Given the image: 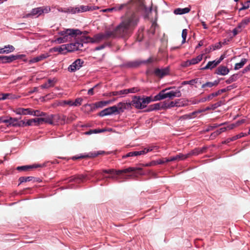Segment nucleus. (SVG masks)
Here are the masks:
<instances>
[{
	"label": "nucleus",
	"instance_id": "nucleus-1",
	"mask_svg": "<svg viewBox=\"0 0 250 250\" xmlns=\"http://www.w3.org/2000/svg\"><path fill=\"white\" fill-rule=\"evenodd\" d=\"M138 21L139 18L136 14L127 15L116 28L111 31L113 33L112 38H125L128 36L137 25Z\"/></svg>",
	"mask_w": 250,
	"mask_h": 250
},
{
	"label": "nucleus",
	"instance_id": "nucleus-2",
	"mask_svg": "<svg viewBox=\"0 0 250 250\" xmlns=\"http://www.w3.org/2000/svg\"><path fill=\"white\" fill-rule=\"evenodd\" d=\"M61 36L55 40L58 43H62L70 42L73 39H76L78 35H81L83 33L78 29H65L58 33Z\"/></svg>",
	"mask_w": 250,
	"mask_h": 250
},
{
	"label": "nucleus",
	"instance_id": "nucleus-3",
	"mask_svg": "<svg viewBox=\"0 0 250 250\" xmlns=\"http://www.w3.org/2000/svg\"><path fill=\"white\" fill-rule=\"evenodd\" d=\"M172 88V87H167L161 90L157 95L155 96L154 100L160 101L167 98L172 99L174 97H180L182 96V93L179 90H176L175 91L171 90L167 92Z\"/></svg>",
	"mask_w": 250,
	"mask_h": 250
},
{
	"label": "nucleus",
	"instance_id": "nucleus-4",
	"mask_svg": "<svg viewBox=\"0 0 250 250\" xmlns=\"http://www.w3.org/2000/svg\"><path fill=\"white\" fill-rule=\"evenodd\" d=\"M152 100L150 97L141 98L140 96H134L130 102L131 106H134L137 109H142L146 106Z\"/></svg>",
	"mask_w": 250,
	"mask_h": 250
},
{
	"label": "nucleus",
	"instance_id": "nucleus-5",
	"mask_svg": "<svg viewBox=\"0 0 250 250\" xmlns=\"http://www.w3.org/2000/svg\"><path fill=\"white\" fill-rule=\"evenodd\" d=\"M113 33L111 31H107L104 33L97 34L91 38L87 37L84 38V42L91 43H99L103 41L106 40L110 37H112Z\"/></svg>",
	"mask_w": 250,
	"mask_h": 250
},
{
	"label": "nucleus",
	"instance_id": "nucleus-6",
	"mask_svg": "<svg viewBox=\"0 0 250 250\" xmlns=\"http://www.w3.org/2000/svg\"><path fill=\"white\" fill-rule=\"evenodd\" d=\"M142 170L141 168H138L135 167H129L128 168L123 169L122 170H115L113 169H104L103 170V172L108 174L115 173L116 175H120L122 173H126L127 172H136L137 170L140 171Z\"/></svg>",
	"mask_w": 250,
	"mask_h": 250
},
{
	"label": "nucleus",
	"instance_id": "nucleus-7",
	"mask_svg": "<svg viewBox=\"0 0 250 250\" xmlns=\"http://www.w3.org/2000/svg\"><path fill=\"white\" fill-rule=\"evenodd\" d=\"M50 11L49 7H40L33 9L30 13L26 15V17L30 16H36L37 17L43 13H48Z\"/></svg>",
	"mask_w": 250,
	"mask_h": 250
},
{
	"label": "nucleus",
	"instance_id": "nucleus-8",
	"mask_svg": "<svg viewBox=\"0 0 250 250\" xmlns=\"http://www.w3.org/2000/svg\"><path fill=\"white\" fill-rule=\"evenodd\" d=\"M97 174L96 172L94 173H90L88 174H81L77 175L70 177L68 179V182H76L77 183H80L83 182V180L85 178L89 179V177H93Z\"/></svg>",
	"mask_w": 250,
	"mask_h": 250
},
{
	"label": "nucleus",
	"instance_id": "nucleus-9",
	"mask_svg": "<svg viewBox=\"0 0 250 250\" xmlns=\"http://www.w3.org/2000/svg\"><path fill=\"white\" fill-rule=\"evenodd\" d=\"M105 154V152L103 150H99L90 152L88 154H80L74 156L72 157V159L76 160L79 159L87 158H94L100 155H103Z\"/></svg>",
	"mask_w": 250,
	"mask_h": 250
},
{
	"label": "nucleus",
	"instance_id": "nucleus-10",
	"mask_svg": "<svg viewBox=\"0 0 250 250\" xmlns=\"http://www.w3.org/2000/svg\"><path fill=\"white\" fill-rule=\"evenodd\" d=\"M99 9V7L96 6H89V5H81L79 7H72L71 10V14H76V13L84 12L86 11H93Z\"/></svg>",
	"mask_w": 250,
	"mask_h": 250
},
{
	"label": "nucleus",
	"instance_id": "nucleus-11",
	"mask_svg": "<svg viewBox=\"0 0 250 250\" xmlns=\"http://www.w3.org/2000/svg\"><path fill=\"white\" fill-rule=\"evenodd\" d=\"M7 120L8 121L6 123L7 126L21 127L24 124L23 121H19L18 119L16 118L7 117Z\"/></svg>",
	"mask_w": 250,
	"mask_h": 250
},
{
	"label": "nucleus",
	"instance_id": "nucleus-12",
	"mask_svg": "<svg viewBox=\"0 0 250 250\" xmlns=\"http://www.w3.org/2000/svg\"><path fill=\"white\" fill-rule=\"evenodd\" d=\"M83 62H84L82 60L80 59H77L68 66V71L70 72H75L82 67Z\"/></svg>",
	"mask_w": 250,
	"mask_h": 250
},
{
	"label": "nucleus",
	"instance_id": "nucleus-13",
	"mask_svg": "<svg viewBox=\"0 0 250 250\" xmlns=\"http://www.w3.org/2000/svg\"><path fill=\"white\" fill-rule=\"evenodd\" d=\"M118 113L123 112L126 109H131L130 102H120L116 105Z\"/></svg>",
	"mask_w": 250,
	"mask_h": 250
},
{
	"label": "nucleus",
	"instance_id": "nucleus-14",
	"mask_svg": "<svg viewBox=\"0 0 250 250\" xmlns=\"http://www.w3.org/2000/svg\"><path fill=\"white\" fill-rule=\"evenodd\" d=\"M169 73V68L167 67L163 68H156L154 70V74L158 77L163 78V77L168 75Z\"/></svg>",
	"mask_w": 250,
	"mask_h": 250
},
{
	"label": "nucleus",
	"instance_id": "nucleus-15",
	"mask_svg": "<svg viewBox=\"0 0 250 250\" xmlns=\"http://www.w3.org/2000/svg\"><path fill=\"white\" fill-rule=\"evenodd\" d=\"M21 58V55L1 56H0V61L4 63H10L13 61Z\"/></svg>",
	"mask_w": 250,
	"mask_h": 250
},
{
	"label": "nucleus",
	"instance_id": "nucleus-16",
	"mask_svg": "<svg viewBox=\"0 0 250 250\" xmlns=\"http://www.w3.org/2000/svg\"><path fill=\"white\" fill-rule=\"evenodd\" d=\"M229 72V69L225 66L220 65L217 68L215 73L217 75L225 76Z\"/></svg>",
	"mask_w": 250,
	"mask_h": 250
},
{
	"label": "nucleus",
	"instance_id": "nucleus-17",
	"mask_svg": "<svg viewBox=\"0 0 250 250\" xmlns=\"http://www.w3.org/2000/svg\"><path fill=\"white\" fill-rule=\"evenodd\" d=\"M152 62V60L151 58H149L147 59L146 60L142 62H128L126 64V66L130 67V68H134V67H138L141 63H146L151 62Z\"/></svg>",
	"mask_w": 250,
	"mask_h": 250
},
{
	"label": "nucleus",
	"instance_id": "nucleus-18",
	"mask_svg": "<svg viewBox=\"0 0 250 250\" xmlns=\"http://www.w3.org/2000/svg\"><path fill=\"white\" fill-rule=\"evenodd\" d=\"M42 167V166L41 165H29V166H19L16 169L18 171H29L30 169L32 168H36L38 167Z\"/></svg>",
	"mask_w": 250,
	"mask_h": 250
},
{
	"label": "nucleus",
	"instance_id": "nucleus-19",
	"mask_svg": "<svg viewBox=\"0 0 250 250\" xmlns=\"http://www.w3.org/2000/svg\"><path fill=\"white\" fill-rule=\"evenodd\" d=\"M14 112L16 114L18 115H30L32 113V109L30 108H17Z\"/></svg>",
	"mask_w": 250,
	"mask_h": 250
},
{
	"label": "nucleus",
	"instance_id": "nucleus-20",
	"mask_svg": "<svg viewBox=\"0 0 250 250\" xmlns=\"http://www.w3.org/2000/svg\"><path fill=\"white\" fill-rule=\"evenodd\" d=\"M132 3V1H131L128 3L116 5L114 7L111 8V9H113L112 12L113 11H119L124 8H126V9H128L130 8V5Z\"/></svg>",
	"mask_w": 250,
	"mask_h": 250
},
{
	"label": "nucleus",
	"instance_id": "nucleus-21",
	"mask_svg": "<svg viewBox=\"0 0 250 250\" xmlns=\"http://www.w3.org/2000/svg\"><path fill=\"white\" fill-rule=\"evenodd\" d=\"M203 54H201L197 56L196 58H192L190 60L187 61V65L195 64L201 61L203 59Z\"/></svg>",
	"mask_w": 250,
	"mask_h": 250
},
{
	"label": "nucleus",
	"instance_id": "nucleus-22",
	"mask_svg": "<svg viewBox=\"0 0 250 250\" xmlns=\"http://www.w3.org/2000/svg\"><path fill=\"white\" fill-rule=\"evenodd\" d=\"M49 57L47 53L41 54L36 57L33 58V59L29 60V63H33L39 62L43 59H45Z\"/></svg>",
	"mask_w": 250,
	"mask_h": 250
},
{
	"label": "nucleus",
	"instance_id": "nucleus-23",
	"mask_svg": "<svg viewBox=\"0 0 250 250\" xmlns=\"http://www.w3.org/2000/svg\"><path fill=\"white\" fill-rule=\"evenodd\" d=\"M190 10L189 7H186L184 8H178L174 10V13L175 15H182L188 13Z\"/></svg>",
	"mask_w": 250,
	"mask_h": 250
},
{
	"label": "nucleus",
	"instance_id": "nucleus-24",
	"mask_svg": "<svg viewBox=\"0 0 250 250\" xmlns=\"http://www.w3.org/2000/svg\"><path fill=\"white\" fill-rule=\"evenodd\" d=\"M15 49L13 46L11 45H8L5 46L3 48L0 47V54L3 53H9L13 52Z\"/></svg>",
	"mask_w": 250,
	"mask_h": 250
},
{
	"label": "nucleus",
	"instance_id": "nucleus-25",
	"mask_svg": "<svg viewBox=\"0 0 250 250\" xmlns=\"http://www.w3.org/2000/svg\"><path fill=\"white\" fill-rule=\"evenodd\" d=\"M144 152L143 151H142V150L140 151H132L127 153L126 155H124L123 156V158H126L127 157H134V156H137L141 155H144Z\"/></svg>",
	"mask_w": 250,
	"mask_h": 250
},
{
	"label": "nucleus",
	"instance_id": "nucleus-26",
	"mask_svg": "<svg viewBox=\"0 0 250 250\" xmlns=\"http://www.w3.org/2000/svg\"><path fill=\"white\" fill-rule=\"evenodd\" d=\"M67 45L68 52L79 50V45H78L77 42L70 44H67Z\"/></svg>",
	"mask_w": 250,
	"mask_h": 250
},
{
	"label": "nucleus",
	"instance_id": "nucleus-27",
	"mask_svg": "<svg viewBox=\"0 0 250 250\" xmlns=\"http://www.w3.org/2000/svg\"><path fill=\"white\" fill-rule=\"evenodd\" d=\"M218 64H219L218 63L216 60L213 61H209L208 62L207 64L204 67L202 68V69H212L213 68L215 67Z\"/></svg>",
	"mask_w": 250,
	"mask_h": 250
},
{
	"label": "nucleus",
	"instance_id": "nucleus-28",
	"mask_svg": "<svg viewBox=\"0 0 250 250\" xmlns=\"http://www.w3.org/2000/svg\"><path fill=\"white\" fill-rule=\"evenodd\" d=\"M248 62V59L246 58H243L241 59L240 62H238L235 63L234 66V70H238L241 68H242L244 65L247 63Z\"/></svg>",
	"mask_w": 250,
	"mask_h": 250
},
{
	"label": "nucleus",
	"instance_id": "nucleus-29",
	"mask_svg": "<svg viewBox=\"0 0 250 250\" xmlns=\"http://www.w3.org/2000/svg\"><path fill=\"white\" fill-rule=\"evenodd\" d=\"M114 100H108L106 101H100L95 104V105L97 108H102L107 104H111Z\"/></svg>",
	"mask_w": 250,
	"mask_h": 250
},
{
	"label": "nucleus",
	"instance_id": "nucleus-30",
	"mask_svg": "<svg viewBox=\"0 0 250 250\" xmlns=\"http://www.w3.org/2000/svg\"><path fill=\"white\" fill-rule=\"evenodd\" d=\"M52 125H56L61 124L62 122L61 121V117L60 114H51Z\"/></svg>",
	"mask_w": 250,
	"mask_h": 250
},
{
	"label": "nucleus",
	"instance_id": "nucleus-31",
	"mask_svg": "<svg viewBox=\"0 0 250 250\" xmlns=\"http://www.w3.org/2000/svg\"><path fill=\"white\" fill-rule=\"evenodd\" d=\"M105 109L107 115H110L113 114H118L116 105H114Z\"/></svg>",
	"mask_w": 250,
	"mask_h": 250
},
{
	"label": "nucleus",
	"instance_id": "nucleus-32",
	"mask_svg": "<svg viewBox=\"0 0 250 250\" xmlns=\"http://www.w3.org/2000/svg\"><path fill=\"white\" fill-rule=\"evenodd\" d=\"M54 51L55 52H58L61 53H64V51H67V45L66 44H62L61 46L57 47L54 48Z\"/></svg>",
	"mask_w": 250,
	"mask_h": 250
},
{
	"label": "nucleus",
	"instance_id": "nucleus-33",
	"mask_svg": "<svg viewBox=\"0 0 250 250\" xmlns=\"http://www.w3.org/2000/svg\"><path fill=\"white\" fill-rule=\"evenodd\" d=\"M55 81L54 80L49 79L48 81L42 84L41 87L42 88H48L51 87H53L54 85Z\"/></svg>",
	"mask_w": 250,
	"mask_h": 250
},
{
	"label": "nucleus",
	"instance_id": "nucleus-34",
	"mask_svg": "<svg viewBox=\"0 0 250 250\" xmlns=\"http://www.w3.org/2000/svg\"><path fill=\"white\" fill-rule=\"evenodd\" d=\"M43 117L42 118V121L45 123L52 125L53 122L52 120V117L51 115H48L46 113L45 116H42Z\"/></svg>",
	"mask_w": 250,
	"mask_h": 250
},
{
	"label": "nucleus",
	"instance_id": "nucleus-35",
	"mask_svg": "<svg viewBox=\"0 0 250 250\" xmlns=\"http://www.w3.org/2000/svg\"><path fill=\"white\" fill-rule=\"evenodd\" d=\"M87 32L85 31L83 33V35L81 37V41H77L78 45H79V50H82V48L83 47V42L86 43V42H84V38L86 37L84 36V35L87 34Z\"/></svg>",
	"mask_w": 250,
	"mask_h": 250
},
{
	"label": "nucleus",
	"instance_id": "nucleus-36",
	"mask_svg": "<svg viewBox=\"0 0 250 250\" xmlns=\"http://www.w3.org/2000/svg\"><path fill=\"white\" fill-rule=\"evenodd\" d=\"M238 79V75L237 74H234L231 76H230L228 79L226 81V83L227 84H230L231 83L236 81Z\"/></svg>",
	"mask_w": 250,
	"mask_h": 250
},
{
	"label": "nucleus",
	"instance_id": "nucleus-37",
	"mask_svg": "<svg viewBox=\"0 0 250 250\" xmlns=\"http://www.w3.org/2000/svg\"><path fill=\"white\" fill-rule=\"evenodd\" d=\"M31 115H33L35 116H45L46 115V113L42 112L39 110H33L32 109Z\"/></svg>",
	"mask_w": 250,
	"mask_h": 250
},
{
	"label": "nucleus",
	"instance_id": "nucleus-38",
	"mask_svg": "<svg viewBox=\"0 0 250 250\" xmlns=\"http://www.w3.org/2000/svg\"><path fill=\"white\" fill-rule=\"evenodd\" d=\"M126 95L125 89H123L120 91H113L109 93V96H118V95Z\"/></svg>",
	"mask_w": 250,
	"mask_h": 250
},
{
	"label": "nucleus",
	"instance_id": "nucleus-39",
	"mask_svg": "<svg viewBox=\"0 0 250 250\" xmlns=\"http://www.w3.org/2000/svg\"><path fill=\"white\" fill-rule=\"evenodd\" d=\"M140 88L138 87H134L128 89H125L126 94L129 93H135L140 91Z\"/></svg>",
	"mask_w": 250,
	"mask_h": 250
},
{
	"label": "nucleus",
	"instance_id": "nucleus-40",
	"mask_svg": "<svg viewBox=\"0 0 250 250\" xmlns=\"http://www.w3.org/2000/svg\"><path fill=\"white\" fill-rule=\"evenodd\" d=\"M12 95L9 93H0V100L12 99Z\"/></svg>",
	"mask_w": 250,
	"mask_h": 250
},
{
	"label": "nucleus",
	"instance_id": "nucleus-41",
	"mask_svg": "<svg viewBox=\"0 0 250 250\" xmlns=\"http://www.w3.org/2000/svg\"><path fill=\"white\" fill-rule=\"evenodd\" d=\"M198 79H192L190 81H185L182 82V85H185L186 84H190V85H193L194 83H197Z\"/></svg>",
	"mask_w": 250,
	"mask_h": 250
},
{
	"label": "nucleus",
	"instance_id": "nucleus-42",
	"mask_svg": "<svg viewBox=\"0 0 250 250\" xmlns=\"http://www.w3.org/2000/svg\"><path fill=\"white\" fill-rule=\"evenodd\" d=\"M33 179H34V177L32 176H28V177H21L19 178V181L20 183H23L26 182H29L32 181Z\"/></svg>",
	"mask_w": 250,
	"mask_h": 250
},
{
	"label": "nucleus",
	"instance_id": "nucleus-43",
	"mask_svg": "<svg viewBox=\"0 0 250 250\" xmlns=\"http://www.w3.org/2000/svg\"><path fill=\"white\" fill-rule=\"evenodd\" d=\"M158 148V147L157 146H150L147 148H145L142 150V151H143L144 152V154H145L149 151H151L155 149H157Z\"/></svg>",
	"mask_w": 250,
	"mask_h": 250
},
{
	"label": "nucleus",
	"instance_id": "nucleus-44",
	"mask_svg": "<svg viewBox=\"0 0 250 250\" xmlns=\"http://www.w3.org/2000/svg\"><path fill=\"white\" fill-rule=\"evenodd\" d=\"M35 120L34 119H29L27 120V122L24 121V124L22 125H21V127H24L25 126H31L33 125V124H35Z\"/></svg>",
	"mask_w": 250,
	"mask_h": 250
},
{
	"label": "nucleus",
	"instance_id": "nucleus-45",
	"mask_svg": "<svg viewBox=\"0 0 250 250\" xmlns=\"http://www.w3.org/2000/svg\"><path fill=\"white\" fill-rule=\"evenodd\" d=\"M188 34V30L187 29H184L182 30V43L183 44L186 42V40L187 38Z\"/></svg>",
	"mask_w": 250,
	"mask_h": 250
},
{
	"label": "nucleus",
	"instance_id": "nucleus-46",
	"mask_svg": "<svg viewBox=\"0 0 250 250\" xmlns=\"http://www.w3.org/2000/svg\"><path fill=\"white\" fill-rule=\"evenodd\" d=\"M104 129H93L90 130L88 131L85 132V134L86 135H90L92 133H98L104 132Z\"/></svg>",
	"mask_w": 250,
	"mask_h": 250
},
{
	"label": "nucleus",
	"instance_id": "nucleus-47",
	"mask_svg": "<svg viewBox=\"0 0 250 250\" xmlns=\"http://www.w3.org/2000/svg\"><path fill=\"white\" fill-rule=\"evenodd\" d=\"M213 87V84L212 83V82H207L204 84H203L201 86V88L205 89V90H207L206 89L207 87L211 88Z\"/></svg>",
	"mask_w": 250,
	"mask_h": 250
},
{
	"label": "nucleus",
	"instance_id": "nucleus-48",
	"mask_svg": "<svg viewBox=\"0 0 250 250\" xmlns=\"http://www.w3.org/2000/svg\"><path fill=\"white\" fill-rule=\"evenodd\" d=\"M190 157V154L188 153L186 154L180 153L178 154L179 160H184Z\"/></svg>",
	"mask_w": 250,
	"mask_h": 250
},
{
	"label": "nucleus",
	"instance_id": "nucleus-49",
	"mask_svg": "<svg viewBox=\"0 0 250 250\" xmlns=\"http://www.w3.org/2000/svg\"><path fill=\"white\" fill-rule=\"evenodd\" d=\"M190 154V156L191 155H198L201 154L199 148H196L188 153Z\"/></svg>",
	"mask_w": 250,
	"mask_h": 250
},
{
	"label": "nucleus",
	"instance_id": "nucleus-50",
	"mask_svg": "<svg viewBox=\"0 0 250 250\" xmlns=\"http://www.w3.org/2000/svg\"><path fill=\"white\" fill-rule=\"evenodd\" d=\"M222 104H223V103L222 101H219L214 104H211V108L212 110L215 109L217 107L220 106Z\"/></svg>",
	"mask_w": 250,
	"mask_h": 250
},
{
	"label": "nucleus",
	"instance_id": "nucleus-51",
	"mask_svg": "<svg viewBox=\"0 0 250 250\" xmlns=\"http://www.w3.org/2000/svg\"><path fill=\"white\" fill-rule=\"evenodd\" d=\"M72 7H69L67 8H59L58 9V11L63 13H71V9Z\"/></svg>",
	"mask_w": 250,
	"mask_h": 250
},
{
	"label": "nucleus",
	"instance_id": "nucleus-52",
	"mask_svg": "<svg viewBox=\"0 0 250 250\" xmlns=\"http://www.w3.org/2000/svg\"><path fill=\"white\" fill-rule=\"evenodd\" d=\"M165 160H166V158H164L161 159H158L154 161V164H156V165L164 164L165 163H167L166 161H165Z\"/></svg>",
	"mask_w": 250,
	"mask_h": 250
},
{
	"label": "nucleus",
	"instance_id": "nucleus-53",
	"mask_svg": "<svg viewBox=\"0 0 250 250\" xmlns=\"http://www.w3.org/2000/svg\"><path fill=\"white\" fill-rule=\"evenodd\" d=\"M241 4L242 6L239 9V11L247 9L250 7V6L248 3H247V1H246L244 3H241Z\"/></svg>",
	"mask_w": 250,
	"mask_h": 250
},
{
	"label": "nucleus",
	"instance_id": "nucleus-54",
	"mask_svg": "<svg viewBox=\"0 0 250 250\" xmlns=\"http://www.w3.org/2000/svg\"><path fill=\"white\" fill-rule=\"evenodd\" d=\"M83 101V99L81 98H77L75 102H73V106H79L82 104V102Z\"/></svg>",
	"mask_w": 250,
	"mask_h": 250
},
{
	"label": "nucleus",
	"instance_id": "nucleus-55",
	"mask_svg": "<svg viewBox=\"0 0 250 250\" xmlns=\"http://www.w3.org/2000/svg\"><path fill=\"white\" fill-rule=\"evenodd\" d=\"M244 136V134L243 133H241L239 134L236 135L232 137L231 138H229V141H235L238 139L241 138L242 137Z\"/></svg>",
	"mask_w": 250,
	"mask_h": 250
},
{
	"label": "nucleus",
	"instance_id": "nucleus-56",
	"mask_svg": "<svg viewBox=\"0 0 250 250\" xmlns=\"http://www.w3.org/2000/svg\"><path fill=\"white\" fill-rule=\"evenodd\" d=\"M250 22V18H245L241 22H240L243 26L245 28L246 26Z\"/></svg>",
	"mask_w": 250,
	"mask_h": 250
},
{
	"label": "nucleus",
	"instance_id": "nucleus-57",
	"mask_svg": "<svg viewBox=\"0 0 250 250\" xmlns=\"http://www.w3.org/2000/svg\"><path fill=\"white\" fill-rule=\"evenodd\" d=\"M108 45V43H104V44H102L101 45H99L98 46H97L96 47H95L94 49V51H98V50H102L106 46Z\"/></svg>",
	"mask_w": 250,
	"mask_h": 250
},
{
	"label": "nucleus",
	"instance_id": "nucleus-58",
	"mask_svg": "<svg viewBox=\"0 0 250 250\" xmlns=\"http://www.w3.org/2000/svg\"><path fill=\"white\" fill-rule=\"evenodd\" d=\"M224 124H225V123H223V124H213L212 125H210V126H208V127L207 130L209 131V130H213L214 128L217 127L218 126H220Z\"/></svg>",
	"mask_w": 250,
	"mask_h": 250
},
{
	"label": "nucleus",
	"instance_id": "nucleus-59",
	"mask_svg": "<svg viewBox=\"0 0 250 250\" xmlns=\"http://www.w3.org/2000/svg\"><path fill=\"white\" fill-rule=\"evenodd\" d=\"M178 102L171 101L169 103H168L167 106V107L170 108V107H173L174 106H178Z\"/></svg>",
	"mask_w": 250,
	"mask_h": 250
},
{
	"label": "nucleus",
	"instance_id": "nucleus-60",
	"mask_svg": "<svg viewBox=\"0 0 250 250\" xmlns=\"http://www.w3.org/2000/svg\"><path fill=\"white\" fill-rule=\"evenodd\" d=\"M211 46L212 47V50L213 51L217 49H220L222 45L220 42H218L214 45H211Z\"/></svg>",
	"mask_w": 250,
	"mask_h": 250
},
{
	"label": "nucleus",
	"instance_id": "nucleus-61",
	"mask_svg": "<svg viewBox=\"0 0 250 250\" xmlns=\"http://www.w3.org/2000/svg\"><path fill=\"white\" fill-rule=\"evenodd\" d=\"M35 125H39L40 124H42L43 122L42 121V118H35Z\"/></svg>",
	"mask_w": 250,
	"mask_h": 250
},
{
	"label": "nucleus",
	"instance_id": "nucleus-62",
	"mask_svg": "<svg viewBox=\"0 0 250 250\" xmlns=\"http://www.w3.org/2000/svg\"><path fill=\"white\" fill-rule=\"evenodd\" d=\"M219 95L217 92V91L215 92H214V93H212L209 95H208V99H209V100H210L211 99H212L213 97H216L217 96Z\"/></svg>",
	"mask_w": 250,
	"mask_h": 250
},
{
	"label": "nucleus",
	"instance_id": "nucleus-63",
	"mask_svg": "<svg viewBox=\"0 0 250 250\" xmlns=\"http://www.w3.org/2000/svg\"><path fill=\"white\" fill-rule=\"evenodd\" d=\"M98 85V84H97L96 85H95L94 87H93L92 88L89 89L88 90V94L89 95H93L94 94V89L97 87V86Z\"/></svg>",
	"mask_w": 250,
	"mask_h": 250
},
{
	"label": "nucleus",
	"instance_id": "nucleus-64",
	"mask_svg": "<svg viewBox=\"0 0 250 250\" xmlns=\"http://www.w3.org/2000/svg\"><path fill=\"white\" fill-rule=\"evenodd\" d=\"M99 115L100 116H101V117H104V116H107V113H106L105 109L102 110L99 113Z\"/></svg>",
	"mask_w": 250,
	"mask_h": 250
}]
</instances>
